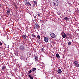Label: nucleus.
<instances>
[{"mask_svg": "<svg viewBox=\"0 0 79 79\" xmlns=\"http://www.w3.org/2000/svg\"><path fill=\"white\" fill-rule=\"evenodd\" d=\"M19 49L20 51L24 52V50H25V47H24V46L23 45H21L19 47Z\"/></svg>", "mask_w": 79, "mask_h": 79, "instance_id": "f257e3e1", "label": "nucleus"}, {"mask_svg": "<svg viewBox=\"0 0 79 79\" xmlns=\"http://www.w3.org/2000/svg\"><path fill=\"white\" fill-rule=\"evenodd\" d=\"M53 4L55 6H58V0H54L53 1Z\"/></svg>", "mask_w": 79, "mask_h": 79, "instance_id": "f03ea898", "label": "nucleus"}, {"mask_svg": "<svg viewBox=\"0 0 79 79\" xmlns=\"http://www.w3.org/2000/svg\"><path fill=\"white\" fill-rule=\"evenodd\" d=\"M50 35L51 37L53 39H55L56 37V35L53 33H51L50 34Z\"/></svg>", "mask_w": 79, "mask_h": 79, "instance_id": "7ed1b4c3", "label": "nucleus"}, {"mask_svg": "<svg viewBox=\"0 0 79 79\" xmlns=\"http://www.w3.org/2000/svg\"><path fill=\"white\" fill-rule=\"evenodd\" d=\"M61 35L62 37L64 39V38H66V35L64 32H63L61 33Z\"/></svg>", "mask_w": 79, "mask_h": 79, "instance_id": "20e7f679", "label": "nucleus"}, {"mask_svg": "<svg viewBox=\"0 0 79 79\" xmlns=\"http://www.w3.org/2000/svg\"><path fill=\"white\" fill-rule=\"evenodd\" d=\"M48 40L49 39L47 37H44V40L46 42H48Z\"/></svg>", "mask_w": 79, "mask_h": 79, "instance_id": "39448f33", "label": "nucleus"}, {"mask_svg": "<svg viewBox=\"0 0 79 79\" xmlns=\"http://www.w3.org/2000/svg\"><path fill=\"white\" fill-rule=\"evenodd\" d=\"M78 64V62L77 61H74L73 64H74L75 66H77V65Z\"/></svg>", "mask_w": 79, "mask_h": 79, "instance_id": "423d86ee", "label": "nucleus"}, {"mask_svg": "<svg viewBox=\"0 0 79 79\" xmlns=\"http://www.w3.org/2000/svg\"><path fill=\"white\" fill-rule=\"evenodd\" d=\"M26 1L27 2L26 3V5H30V6H31V4H30V3L27 2V0H26Z\"/></svg>", "mask_w": 79, "mask_h": 79, "instance_id": "0eeeda50", "label": "nucleus"}, {"mask_svg": "<svg viewBox=\"0 0 79 79\" xmlns=\"http://www.w3.org/2000/svg\"><path fill=\"white\" fill-rule=\"evenodd\" d=\"M33 6H35V5H37V1H33Z\"/></svg>", "mask_w": 79, "mask_h": 79, "instance_id": "6e6552de", "label": "nucleus"}, {"mask_svg": "<svg viewBox=\"0 0 79 79\" xmlns=\"http://www.w3.org/2000/svg\"><path fill=\"white\" fill-rule=\"evenodd\" d=\"M7 14H10V9L7 10Z\"/></svg>", "mask_w": 79, "mask_h": 79, "instance_id": "1a4fd4ad", "label": "nucleus"}, {"mask_svg": "<svg viewBox=\"0 0 79 79\" xmlns=\"http://www.w3.org/2000/svg\"><path fill=\"white\" fill-rule=\"evenodd\" d=\"M56 56L57 58H60V56L59 55V54H57L56 55Z\"/></svg>", "mask_w": 79, "mask_h": 79, "instance_id": "9d476101", "label": "nucleus"}, {"mask_svg": "<svg viewBox=\"0 0 79 79\" xmlns=\"http://www.w3.org/2000/svg\"><path fill=\"white\" fill-rule=\"evenodd\" d=\"M26 35H22V38L23 39H26Z\"/></svg>", "mask_w": 79, "mask_h": 79, "instance_id": "9b49d317", "label": "nucleus"}, {"mask_svg": "<svg viewBox=\"0 0 79 79\" xmlns=\"http://www.w3.org/2000/svg\"><path fill=\"white\" fill-rule=\"evenodd\" d=\"M35 27L37 28V29H39V25L38 24H35Z\"/></svg>", "mask_w": 79, "mask_h": 79, "instance_id": "f8f14e48", "label": "nucleus"}, {"mask_svg": "<svg viewBox=\"0 0 79 79\" xmlns=\"http://www.w3.org/2000/svg\"><path fill=\"white\" fill-rule=\"evenodd\" d=\"M57 72L58 73H61L62 71H61V69H59L57 71Z\"/></svg>", "mask_w": 79, "mask_h": 79, "instance_id": "ddd939ff", "label": "nucleus"}, {"mask_svg": "<svg viewBox=\"0 0 79 79\" xmlns=\"http://www.w3.org/2000/svg\"><path fill=\"white\" fill-rule=\"evenodd\" d=\"M37 60H38V57L36 56H35V60L36 61H37Z\"/></svg>", "mask_w": 79, "mask_h": 79, "instance_id": "4468645a", "label": "nucleus"}, {"mask_svg": "<svg viewBox=\"0 0 79 79\" xmlns=\"http://www.w3.org/2000/svg\"><path fill=\"white\" fill-rule=\"evenodd\" d=\"M5 68H6V67H5V65H3V66L2 67V70H4L5 69Z\"/></svg>", "mask_w": 79, "mask_h": 79, "instance_id": "2eb2a0df", "label": "nucleus"}, {"mask_svg": "<svg viewBox=\"0 0 79 79\" xmlns=\"http://www.w3.org/2000/svg\"><path fill=\"white\" fill-rule=\"evenodd\" d=\"M36 70H37V69H36V68H33L32 69V71H33V72H34V71H35Z\"/></svg>", "mask_w": 79, "mask_h": 79, "instance_id": "dca6fc26", "label": "nucleus"}, {"mask_svg": "<svg viewBox=\"0 0 79 79\" xmlns=\"http://www.w3.org/2000/svg\"><path fill=\"white\" fill-rule=\"evenodd\" d=\"M64 19H65V20H67V19H68V18L67 17H65L64 18Z\"/></svg>", "mask_w": 79, "mask_h": 79, "instance_id": "f3484780", "label": "nucleus"}, {"mask_svg": "<svg viewBox=\"0 0 79 79\" xmlns=\"http://www.w3.org/2000/svg\"><path fill=\"white\" fill-rule=\"evenodd\" d=\"M68 45H71V42H69L68 43Z\"/></svg>", "mask_w": 79, "mask_h": 79, "instance_id": "a211bd4d", "label": "nucleus"}, {"mask_svg": "<svg viewBox=\"0 0 79 79\" xmlns=\"http://www.w3.org/2000/svg\"><path fill=\"white\" fill-rule=\"evenodd\" d=\"M14 5L15 6V7H16V8H17V6L15 4H14Z\"/></svg>", "mask_w": 79, "mask_h": 79, "instance_id": "6ab92c4d", "label": "nucleus"}, {"mask_svg": "<svg viewBox=\"0 0 79 79\" xmlns=\"http://www.w3.org/2000/svg\"><path fill=\"white\" fill-rule=\"evenodd\" d=\"M38 39H40V36L39 35H38L37 37Z\"/></svg>", "mask_w": 79, "mask_h": 79, "instance_id": "aec40b11", "label": "nucleus"}, {"mask_svg": "<svg viewBox=\"0 0 79 79\" xmlns=\"http://www.w3.org/2000/svg\"><path fill=\"white\" fill-rule=\"evenodd\" d=\"M31 36H32V37H35V35H34V34H31Z\"/></svg>", "mask_w": 79, "mask_h": 79, "instance_id": "412c9836", "label": "nucleus"}, {"mask_svg": "<svg viewBox=\"0 0 79 79\" xmlns=\"http://www.w3.org/2000/svg\"><path fill=\"white\" fill-rule=\"evenodd\" d=\"M40 50H41V52H44V50H43V48H42L40 49Z\"/></svg>", "mask_w": 79, "mask_h": 79, "instance_id": "4be33fe9", "label": "nucleus"}, {"mask_svg": "<svg viewBox=\"0 0 79 79\" xmlns=\"http://www.w3.org/2000/svg\"><path fill=\"white\" fill-rule=\"evenodd\" d=\"M40 15H41L40 14H37V15H38L39 17H40Z\"/></svg>", "mask_w": 79, "mask_h": 79, "instance_id": "5701e85b", "label": "nucleus"}, {"mask_svg": "<svg viewBox=\"0 0 79 79\" xmlns=\"http://www.w3.org/2000/svg\"><path fill=\"white\" fill-rule=\"evenodd\" d=\"M29 73H32V71H31V70H30V71H29Z\"/></svg>", "mask_w": 79, "mask_h": 79, "instance_id": "b1692460", "label": "nucleus"}, {"mask_svg": "<svg viewBox=\"0 0 79 79\" xmlns=\"http://www.w3.org/2000/svg\"><path fill=\"white\" fill-rule=\"evenodd\" d=\"M0 45H2V43L1 42H0Z\"/></svg>", "mask_w": 79, "mask_h": 79, "instance_id": "393cba45", "label": "nucleus"}, {"mask_svg": "<svg viewBox=\"0 0 79 79\" xmlns=\"http://www.w3.org/2000/svg\"><path fill=\"white\" fill-rule=\"evenodd\" d=\"M76 67H79V64H78V65H77V66H76Z\"/></svg>", "mask_w": 79, "mask_h": 79, "instance_id": "a878e982", "label": "nucleus"}, {"mask_svg": "<svg viewBox=\"0 0 79 79\" xmlns=\"http://www.w3.org/2000/svg\"><path fill=\"white\" fill-rule=\"evenodd\" d=\"M70 36L71 37V35H70Z\"/></svg>", "mask_w": 79, "mask_h": 79, "instance_id": "bb28decb", "label": "nucleus"}]
</instances>
